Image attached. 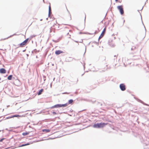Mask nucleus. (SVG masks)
<instances>
[{
	"label": "nucleus",
	"mask_w": 149,
	"mask_h": 149,
	"mask_svg": "<svg viewBox=\"0 0 149 149\" xmlns=\"http://www.w3.org/2000/svg\"><path fill=\"white\" fill-rule=\"evenodd\" d=\"M44 91V89H41V90H40L39 92H38V95H41L42 93L43 92V91Z\"/></svg>",
	"instance_id": "9d476101"
},
{
	"label": "nucleus",
	"mask_w": 149,
	"mask_h": 149,
	"mask_svg": "<svg viewBox=\"0 0 149 149\" xmlns=\"http://www.w3.org/2000/svg\"><path fill=\"white\" fill-rule=\"evenodd\" d=\"M67 104H57L51 107V108L52 109L55 108H59L62 107H65L67 106Z\"/></svg>",
	"instance_id": "f03ea898"
},
{
	"label": "nucleus",
	"mask_w": 149,
	"mask_h": 149,
	"mask_svg": "<svg viewBox=\"0 0 149 149\" xmlns=\"http://www.w3.org/2000/svg\"><path fill=\"white\" fill-rule=\"evenodd\" d=\"M53 113L54 115H56V112H53Z\"/></svg>",
	"instance_id": "a211bd4d"
},
{
	"label": "nucleus",
	"mask_w": 149,
	"mask_h": 149,
	"mask_svg": "<svg viewBox=\"0 0 149 149\" xmlns=\"http://www.w3.org/2000/svg\"><path fill=\"white\" fill-rule=\"evenodd\" d=\"M117 8L119 10L121 15H123L124 13L123 10V6L122 5L119 6H117Z\"/></svg>",
	"instance_id": "7ed1b4c3"
},
{
	"label": "nucleus",
	"mask_w": 149,
	"mask_h": 149,
	"mask_svg": "<svg viewBox=\"0 0 149 149\" xmlns=\"http://www.w3.org/2000/svg\"><path fill=\"white\" fill-rule=\"evenodd\" d=\"M13 36H10L9 37H8L6 39H8L10 37H11Z\"/></svg>",
	"instance_id": "412c9836"
},
{
	"label": "nucleus",
	"mask_w": 149,
	"mask_h": 149,
	"mask_svg": "<svg viewBox=\"0 0 149 149\" xmlns=\"http://www.w3.org/2000/svg\"><path fill=\"white\" fill-rule=\"evenodd\" d=\"M106 30V28H105L104 29H103V30L101 34L99 36V39H100L101 38H102L103 36H104V34L105 33V32Z\"/></svg>",
	"instance_id": "423d86ee"
},
{
	"label": "nucleus",
	"mask_w": 149,
	"mask_h": 149,
	"mask_svg": "<svg viewBox=\"0 0 149 149\" xmlns=\"http://www.w3.org/2000/svg\"><path fill=\"white\" fill-rule=\"evenodd\" d=\"M30 144L29 143H27V144H23L21 146H20L19 147H22V146H27V145H29Z\"/></svg>",
	"instance_id": "ddd939ff"
},
{
	"label": "nucleus",
	"mask_w": 149,
	"mask_h": 149,
	"mask_svg": "<svg viewBox=\"0 0 149 149\" xmlns=\"http://www.w3.org/2000/svg\"><path fill=\"white\" fill-rule=\"evenodd\" d=\"M107 123H97L93 125V127L96 128H102L105 126Z\"/></svg>",
	"instance_id": "f257e3e1"
},
{
	"label": "nucleus",
	"mask_w": 149,
	"mask_h": 149,
	"mask_svg": "<svg viewBox=\"0 0 149 149\" xmlns=\"http://www.w3.org/2000/svg\"><path fill=\"white\" fill-rule=\"evenodd\" d=\"M0 72L3 74L5 73L6 72V70L4 68H1L0 69Z\"/></svg>",
	"instance_id": "6e6552de"
},
{
	"label": "nucleus",
	"mask_w": 149,
	"mask_h": 149,
	"mask_svg": "<svg viewBox=\"0 0 149 149\" xmlns=\"http://www.w3.org/2000/svg\"><path fill=\"white\" fill-rule=\"evenodd\" d=\"M29 40V38L26 39V40H25L24 41L21 43L20 44V47H23L24 46V45H26L28 41Z\"/></svg>",
	"instance_id": "20e7f679"
},
{
	"label": "nucleus",
	"mask_w": 149,
	"mask_h": 149,
	"mask_svg": "<svg viewBox=\"0 0 149 149\" xmlns=\"http://www.w3.org/2000/svg\"><path fill=\"white\" fill-rule=\"evenodd\" d=\"M64 94H69V93H64Z\"/></svg>",
	"instance_id": "5701e85b"
},
{
	"label": "nucleus",
	"mask_w": 149,
	"mask_h": 149,
	"mask_svg": "<svg viewBox=\"0 0 149 149\" xmlns=\"http://www.w3.org/2000/svg\"><path fill=\"white\" fill-rule=\"evenodd\" d=\"M69 34V33H68V32L67 34Z\"/></svg>",
	"instance_id": "a878e982"
},
{
	"label": "nucleus",
	"mask_w": 149,
	"mask_h": 149,
	"mask_svg": "<svg viewBox=\"0 0 149 149\" xmlns=\"http://www.w3.org/2000/svg\"><path fill=\"white\" fill-rule=\"evenodd\" d=\"M28 134V133L27 132H24L22 133V135L24 136H25L27 135Z\"/></svg>",
	"instance_id": "4468645a"
},
{
	"label": "nucleus",
	"mask_w": 149,
	"mask_h": 149,
	"mask_svg": "<svg viewBox=\"0 0 149 149\" xmlns=\"http://www.w3.org/2000/svg\"><path fill=\"white\" fill-rule=\"evenodd\" d=\"M120 87L121 90L122 91H124L126 89L125 86L124 84H121L120 85Z\"/></svg>",
	"instance_id": "39448f33"
},
{
	"label": "nucleus",
	"mask_w": 149,
	"mask_h": 149,
	"mask_svg": "<svg viewBox=\"0 0 149 149\" xmlns=\"http://www.w3.org/2000/svg\"><path fill=\"white\" fill-rule=\"evenodd\" d=\"M16 115H14L13 116L11 117H10V118H13L14 117H16Z\"/></svg>",
	"instance_id": "f3484780"
},
{
	"label": "nucleus",
	"mask_w": 149,
	"mask_h": 149,
	"mask_svg": "<svg viewBox=\"0 0 149 149\" xmlns=\"http://www.w3.org/2000/svg\"><path fill=\"white\" fill-rule=\"evenodd\" d=\"M51 11V9L50 6V5L49 6V13H50Z\"/></svg>",
	"instance_id": "dca6fc26"
},
{
	"label": "nucleus",
	"mask_w": 149,
	"mask_h": 149,
	"mask_svg": "<svg viewBox=\"0 0 149 149\" xmlns=\"http://www.w3.org/2000/svg\"><path fill=\"white\" fill-rule=\"evenodd\" d=\"M63 53V52L62 51L60 50L56 51L55 52V54L57 55H59Z\"/></svg>",
	"instance_id": "0eeeda50"
},
{
	"label": "nucleus",
	"mask_w": 149,
	"mask_h": 149,
	"mask_svg": "<svg viewBox=\"0 0 149 149\" xmlns=\"http://www.w3.org/2000/svg\"><path fill=\"white\" fill-rule=\"evenodd\" d=\"M42 131L43 132H45L46 133H48L50 131V130L49 129H43L42 130Z\"/></svg>",
	"instance_id": "1a4fd4ad"
},
{
	"label": "nucleus",
	"mask_w": 149,
	"mask_h": 149,
	"mask_svg": "<svg viewBox=\"0 0 149 149\" xmlns=\"http://www.w3.org/2000/svg\"><path fill=\"white\" fill-rule=\"evenodd\" d=\"M73 102V100L72 99H71L69 100L68 103L69 104H71Z\"/></svg>",
	"instance_id": "f8f14e48"
},
{
	"label": "nucleus",
	"mask_w": 149,
	"mask_h": 149,
	"mask_svg": "<svg viewBox=\"0 0 149 149\" xmlns=\"http://www.w3.org/2000/svg\"><path fill=\"white\" fill-rule=\"evenodd\" d=\"M68 31H70V30H68Z\"/></svg>",
	"instance_id": "b1692460"
},
{
	"label": "nucleus",
	"mask_w": 149,
	"mask_h": 149,
	"mask_svg": "<svg viewBox=\"0 0 149 149\" xmlns=\"http://www.w3.org/2000/svg\"><path fill=\"white\" fill-rule=\"evenodd\" d=\"M4 139L3 138L1 139L0 140V142H2Z\"/></svg>",
	"instance_id": "aec40b11"
},
{
	"label": "nucleus",
	"mask_w": 149,
	"mask_h": 149,
	"mask_svg": "<svg viewBox=\"0 0 149 149\" xmlns=\"http://www.w3.org/2000/svg\"><path fill=\"white\" fill-rule=\"evenodd\" d=\"M21 117V116H20L18 115H16V117Z\"/></svg>",
	"instance_id": "6ab92c4d"
},
{
	"label": "nucleus",
	"mask_w": 149,
	"mask_h": 149,
	"mask_svg": "<svg viewBox=\"0 0 149 149\" xmlns=\"http://www.w3.org/2000/svg\"><path fill=\"white\" fill-rule=\"evenodd\" d=\"M1 78L0 77V81L1 80Z\"/></svg>",
	"instance_id": "393cba45"
},
{
	"label": "nucleus",
	"mask_w": 149,
	"mask_h": 149,
	"mask_svg": "<svg viewBox=\"0 0 149 149\" xmlns=\"http://www.w3.org/2000/svg\"><path fill=\"white\" fill-rule=\"evenodd\" d=\"M118 0H115V1L116 2H117L118 1Z\"/></svg>",
	"instance_id": "4be33fe9"
},
{
	"label": "nucleus",
	"mask_w": 149,
	"mask_h": 149,
	"mask_svg": "<svg viewBox=\"0 0 149 149\" xmlns=\"http://www.w3.org/2000/svg\"><path fill=\"white\" fill-rule=\"evenodd\" d=\"M75 42H77V43L79 42H80V43H82V42H83V40H81V41H75Z\"/></svg>",
	"instance_id": "2eb2a0df"
},
{
	"label": "nucleus",
	"mask_w": 149,
	"mask_h": 149,
	"mask_svg": "<svg viewBox=\"0 0 149 149\" xmlns=\"http://www.w3.org/2000/svg\"><path fill=\"white\" fill-rule=\"evenodd\" d=\"M12 77H13L12 75H10L7 78V79L9 80H11L12 79Z\"/></svg>",
	"instance_id": "9b49d317"
}]
</instances>
